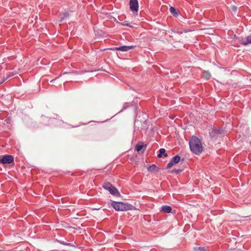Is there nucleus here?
Listing matches in <instances>:
<instances>
[{
	"mask_svg": "<svg viewBox=\"0 0 251 251\" xmlns=\"http://www.w3.org/2000/svg\"><path fill=\"white\" fill-rule=\"evenodd\" d=\"M198 250H199V251H205V250L203 249V248L201 247H199L198 248Z\"/></svg>",
	"mask_w": 251,
	"mask_h": 251,
	"instance_id": "18",
	"label": "nucleus"
},
{
	"mask_svg": "<svg viewBox=\"0 0 251 251\" xmlns=\"http://www.w3.org/2000/svg\"><path fill=\"white\" fill-rule=\"evenodd\" d=\"M223 130L221 129L213 128L209 132L210 136L211 138H215L218 134H222Z\"/></svg>",
	"mask_w": 251,
	"mask_h": 251,
	"instance_id": "8",
	"label": "nucleus"
},
{
	"mask_svg": "<svg viewBox=\"0 0 251 251\" xmlns=\"http://www.w3.org/2000/svg\"><path fill=\"white\" fill-rule=\"evenodd\" d=\"M180 160V157L178 155L174 156L167 165V168H172L175 165L177 164Z\"/></svg>",
	"mask_w": 251,
	"mask_h": 251,
	"instance_id": "4",
	"label": "nucleus"
},
{
	"mask_svg": "<svg viewBox=\"0 0 251 251\" xmlns=\"http://www.w3.org/2000/svg\"><path fill=\"white\" fill-rule=\"evenodd\" d=\"M233 10H236V7H235V6H233Z\"/></svg>",
	"mask_w": 251,
	"mask_h": 251,
	"instance_id": "19",
	"label": "nucleus"
},
{
	"mask_svg": "<svg viewBox=\"0 0 251 251\" xmlns=\"http://www.w3.org/2000/svg\"><path fill=\"white\" fill-rule=\"evenodd\" d=\"M56 241L58 243H60V244L63 245H65V246H72L71 243H67L64 241H60V240H57Z\"/></svg>",
	"mask_w": 251,
	"mask_h": 251,
	"instance_id": "16",
	"label": "nucleus"
},
{
	"mask_svg": "<svg viewBox=\"0 0 251 251\" xmlns=\"http://www.w3.org/2000/svg\"><path fill=\"white\" fill-rule=\"evenodd\" d=\"M102 186L104 189L108 190L111 195L115 196H119L120 195V193L117 189L113 186L110 183L105 182L103 183Z\"/></svg>",
	"mask_w": 251,
	"mask_h": 251,
	"instance_id": "2",
	"label": "nucleus"
},
{
	"mask_svg": "<svg viewBox=\"0 0 251 251\" xmlns=\"http://www.w3.org/2000/svg\"><path fill=\"white\" fill-rule=\"evenodd\" d=\"M170 11L172 15H173L175 17H177L178 15V13L175 8L173 7H170Z\"/></svg>",
	"mask_w": 251,
	"mask_h": 251,
	"instance_id": "14",
	"label": "nucleus"
},
{
	"mask_svg": "<svg viewBox=\"0 0 251 251\" xmlns=\"http://www.w3.org/2000/svg\"><path fill=\"white\" fill-rule=\"evenodd\" d=\"M159 153L157 155V157L158 158H161L162 157L163 155L164 157H166L168 156V154L166 153V151L164 149L161 148L159 150Z\"/></svg>",
	"mask_w": 251,
	"mask_h": 251,
	"instance_id": "12",
	"label": "nucleus"
},
{
	"mask_svg": "<svg viewBox=\"0 0 251 251\" xmlns=\"http://www.w3.org/2000/svg\"><path fill=\"white\" fill-rule=\"evenodd\" d=\"M130 9L132 11H137L138 10V2L137 0H129Z\"/></svg>",
	"mask_w": 251,
	"mask_h": 251,
	"instance_id": "6",
	"label": "nucleus"
},
{
	"mask_svg": "<svg viewBox=\"0 0 251 251\" xmlns=\"http://www.w3.org/2000/svg\"><path fill=\"white\" fill-rule=\"evenodd\" d=\"M111 205L117 211H126L128 209V205L122 202L112 201Z\"/></svg>",
	"mask_w": 251,
	"mask_h": 251,
	"instance_id": "3",
	"label": "nucleus"
},
{
	"mask_svg": "<svg viewBox=\"0 0 251 251\" xmlns=\"http://www.w3.org/2000/svg\"><path fill=\"white\" fill-rule=\"evenodd\" d=\"M14 161V157L12 155H5L0 159V163L2 164H10Z\"/></svg>",
	"mask_w": 251,
	"mask_h": 251,
	"instance_id": "5",
	"label": "nucleus"
},
{
	"mask_svg": "<svg viewBox=\"0 0 251 251\" xmlns=\"http://www.w3.org/2000/svg\"><path fill=\"white\" fill-rule=\"evenodd\" d=\"M251 43V34L247 37V40L245 42L241 43L242 45L247 46L249 44Z\"/></svg>",
	"mask_w": 251,
	"mask_h": 251,
	"instance_id": "13",
	"label": "nucleus"
},
{
	"mask_svg": "<svg viewBox=\"0 0 251 251\" xmlns=\"http://www.w3.org/2000/svg\"><path fill=\"white\" fill-rule=\"evenodd\" d=\"M134 48V46H120L119 47H116L113 50H120L122 51L126 52L131 49H133Z\"/></svg>",
	"mask_w": 251,
	"mask_h": 251,
	"instance_id": "7",
	"label": "nucleus"
},
{
	"mask_svg": "<svg viewBox=\"0 0 251 251\" xmlns=\"http://www.w3.org/2000/svg\"><path fill=\"white\" fill-rule=\"evenodd\" d=\"M148 170L149 172L155 173L159 171V168L156 165L152 164L148 168Z\"/></svg>",
	"mask_w": 251,
	"mask_h": 251,
	"instance_id": "9",
	"label": "nucleus"
},
{
	"mask_svg": "<svg viewBox=\"0 0 251 251\" xmlns=\"http://www.w3.org/2000/svg\"><path fill=\"white\" fill-rule=\"evenodd\" d=\"M147 148L146 145H142L141 144L138 143L136 145L135 148L137 151H140L142 149H143V152L145 151Z\"/></svg>",
	"mask_w": 251,
	"mask_h": 251,
	"instance_id": "11",
	"label": "nucleus"
},
{
	"mask_svg": "<svg viewBox=\"0 0 251 251\" xmlns=\"http://www.w3.org/2000/svg\"><path fill=\"white\" fill-rule=\"evenodd\" d=\"M7 78H5V79H4V80H3L2 82H3V81H4L5 80H6V79H7ZM1 83H2V82H1ZM0 83H1V82L0 83Z\"/></svg>",
	"mask_w": 251,
	"mask_h": 251,
	"instance_id": "20",
	"label": "nucleus"
},
{
	"mask_svg": "<svg viewBox=\"0 0 251 251\" xmlns=\"http://www.w3.org/2000/svg\"><path fill=\"white\" fill-rule=\"evenodd\" d=\"M172 209L170 206L169 205H163L161 207V211H163L165 213H169L171 212Z\"/></svg>",
	"mask_w": 251,
	"mask_h": 251,
	"instance_id": "10",
	"label": "nucleus"
},
{
	"mask_svg": "<svg viewBox=\"0 0 251 251\" xmlns=\"http://www.w3.org/2000/svg\"><path fill=\"white\" fill-rule=\"evenodd\" d=\"M182 170L180 169H174L172 170V172L179 174L181 172Z\"/></svg>",
	"mask_w": 251,
	"mask_h": 251,
	"instance_id": "17",
	"label": "nucleus"
},
{
	"mask_svg": "<svg viewBox=\"0 0 251 251\" xmlns=\"http://www.w3.org/2000/svg\"><path fill=\"white\" fill-rule=\"evenodd\" d=\"M202 76L205 79H208L210 78L211 75L208 72L204 71L203 72Z\"/></svg>",
	"mask_w": 251,
	"mask_h": 251,
	"instance_id": "15",
	"label": "nucleus"
},
{
	"mask_svg": "<svg viewBox=\"0 0 251 251\" xmlns=\"http://www.w3.org/2000/svg\"><path fill=\"white\" fill-rule=\"evenodd\" d=\"M191 151L196 154H200L202 151V146L201 140L195 136H193L189 141Z\"/></svg>",
	"mask_w": 251,
	"mask_h": 251,
	"instance_id": "1",
	"label": "nucleus"
}]
</instances>
